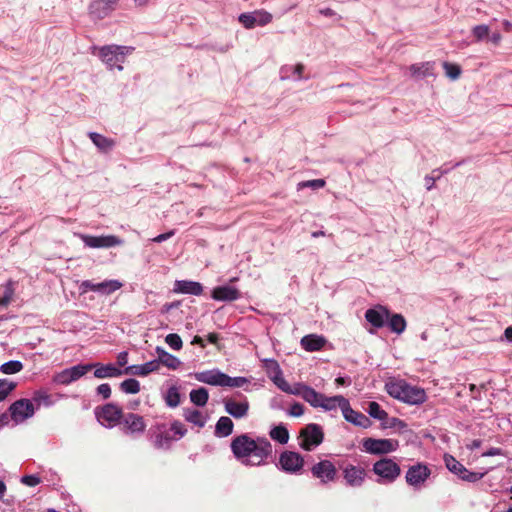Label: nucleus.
Here are the masks:
<instances>
[{
	"label": "nucleus",
	"mask_w": 512,
	"mask_h": 512,
	"mask_svg": "<svg viewBox=\"0 0 512 512\" xmlns=\"http://www.w3.org/2000/svg\"><path fill=\"white\" fill-rule=\"evenodd\" d=\"M96 392L98 395L102 396L103 399H108L111 396V387L108 383H103L97 387Z\"/></svg>",
	"instance_id": "nucleus-60"
},
{
	"label": "nucleus",
	"mask_w": 512,
	"mask_h": 512,
	"mask_svg": "<svg viewBox=\"0 0 512 512\" xmlns=\"http://www.w3.org/2000/svg\"><path fill=\"white\" fill-rule=\"evenodd\" d=\"M497 455H504L503 450L501 448L492 447L482 453L483 457H492V456H497Z\"/></svg>",
	"instance_id": "nucleus-64"
},
{
	"label": "nucleus",
	"mask_w": 512,
	"mask_h": 512,
	"mask_svg": "<svg viewBox=\"0 0 512 512\" xmlns=\"http://www.w3.org/2000/svg\"><path fill=\"white\" fill-rule=\"evenodd\" d=\"M23 369V363L19 360H10L8 362L3 363L0 366V372L3 374H15L20 372Z\"/></svg>",
	"instance_id": "nucleus-45"
},
{
	"label": "nucleus",
	"mask_w": 512,
	"mask_h": 512,
	"mask_svg": "<svg viewBox=\"0 0 512 512\" xmlns=\"http://www.w3.org/2000/svg\"><path fill=\"white\" fill-rule=\"evenodd\" d=\"M389 316L390 311L382 305L367 309L365 312L366 321L377 329L384 327Z\"/></svg>",
	"instance_id": "nucleus-17"
},
{
	"label": "nucleus",
	"mask_w": 512,
	"mask_h": 512,
	"mask_svg": "<svg viewBox=\"0 0 512 512\" xmlns=\"http://www.w3.org/2000/svg\"><path fill=\"white\" fill-rule=\"evenodd\" d=\"M32 403L36 404L37 408L44 406V407H51L55 404L56 400L53 399L52 395H50L45 390H37L33 393L32 396Z\"/></svg>",
	"instance_id": "nucleus-37"
},
{
	"label": "nucleus",
	"mask_w": 512,
	"mask_h": 512,
	"mask_svg": "<svg viewBox=\"0 0 512 512\" xmlns=\"http://www.w3.org/2000/svg\"><path fill=\"white\" fill-rule=\"evenodd\" d=\"M119 424L128 435H141L146 429L143 417L135 413L124 414Z\"/></svg>",
	"instance_id": "nucleus-12"
},
{
	"label": "nucleus",
	"mask_w": 512,
	"mask_h": 512,
	"mask_svg": "<svg viewBox=\"0 0 512 512\" xmlns=\"http://www.w3.org/2000/svg\"><path fill=\"white\" fill-rule=\"evenodd\" d=\"M304 70L303 64L285 65L280 69L281 80L293 79L295 81L302 79V72Z\"/></svg>",
	"instance_id": "nucleus-32"
},
{
	"label": "nucleus",
	"mask_w": 512,
	"mask_h": 512,
	"mask_svg": "<svg viewBox=\"0 0 512 512\" xmlns=\"http://www.w3.org/2000/svg\"><path fill=\"white\" fill-rule=\"evenodd\" d=\"M183 417L187 422H190L199 428L204 427L207 421L202 412L193 408H184Z\"/></svg>",
	"instance_id": "nucleus-34"
},
{
	"label": "nucleus",
	"mask_w": 512,
	"mask_h": 512,
	"mask_svg": "<svg viewBox=\"0 0 512 512\" xmlns=\"http://www.w3.org/2000/svg\"><path fill=\"white\" fill-rule=\"evenodd\" d=\"M362 445L367 453L380 455L396 451L399 443L394 439L366 438Z\"/></svg>",
	"instance_id": "nucleus-7"
},
{
	"label": "nucleus",
	"mask_w": 512,
	"mask_h": 512,
	"mask_svg": "<svg viewBox=\"0 0 512 512\" xmlns=\"http://www.w3.org/2000/svg\"><path fill=\"white\" fill-rule=\"evenodd\" d=\"M119 0H93L89 5L90 15L95 19H104L115 8Z\"/></svg>",
	"instance_id": "nucleus-18"
},
{
	"label": "nucleus",
	"mask_w": 512,
	"mask_h": 512,
	"mask_svg": "<svg viewBox=\"0 0 512 512\" xmlns=\"http://www.w3.org/2000/svg\"><path fill=\"white\" fill-rule=\"evenodd\" d=\"M55 381L58 384H62V385H68V384L74 382L73 379H70V373L67 368L56 375Z\"/></svg>",
	"instance_id": "nucleus-56"
},
{
	"label": "nucleus",
	"mask_w": 512,
	"mask_h": 512,
	"mask_svg": "<svg viewBox=\"0 0 512 512\" xmlns=\"http://www.w3.org/2000/svg\"><path fill=\"white\" fill-rule=\"evenodd\" d=\"M367 412L370 417L377 419V420H385L388 418V413L381 408L379 403L372 401L368 405Z\"/></svg>",
	"instance_id": "nucleus-44"
},
{
	"label": "nucleus",
	"mask_w": 512,
	"mask_h": 512,
	"mask_svg": "<svg viewBox=\"0 0 512 512\" xmlns=\"http://www.w3.org/2000/svg\"><path fill=\"white\" fill-rule=\"evenodd\" d=\"M366 472L364 468L352 464L343 469V477L350 487H360L365 480Z\"/></svg>",
	"instance_id": "nucleus-19"
},
{
	"label": "nucleus",
	"mask_w": 512,
	"mask_h": 512,
	"mask_svg": "<svg viewBox=\"0 0 512 512\" xmlns=\"http://www.w3.org/2000/svg\"><path fill=\"white\" fill-rule=\"evenodd\" d=\"M342 414L347 422L355 426L361 428H368L371 426V420L369 419V417H367L365 414L361 412L352 409L349 400L343 407Z\"/></svg>",
	"instance_id": "nucleus-20"
},
{
	"label": "nucleus",
	"mask_w": 512,
	"mask_h": 512,
	"mask_svg": "<svg viewBox=\"0 0 512 512\" xmlns=\"http://www.w3.org/2000/svg\"><path fill=\"white\" fill-rule=\"evenodd\" d=\"M165 342L173 350H180L183 346L181 337L176 333H170L165 337Z\"/></svg>",
	"instance_id": "nucleus-50"
},
{
	"label": "nucleus",
	"mask_w": 512,
	"mask_h": 512,
	"mask_svg": "<svg viewBox=\"0 0 512 512\" xmlns=\"http://www.w3.org/2000/svg\"><path fill=\"white\" fill-rule=\"evenodd\" d=\"M158 371V362L156 360L148 361L141 365H130L123 369L124 375L147 376L151 372Z\"/></svg>",
	"instance_id": "nucleus-26"
},
{
	"label": "nucleus",
	"mask_w": 512,
	"mask_h": 512,
	"mask_svg": "<svg viewBox=\"0 0 512 512\" xmlns=\"http://www.w3.org/2000/svg\"><path fill=\"white\" fill-rule=\"evenodd\" d=\"M264 368L267 370V372L271 375H274L276 373H279L281 371V368L278 364V362L274 359H264L263 360Z\"/></svg>",
	"instance_id": "nucleus-53"
},
{
	"label": "nucleus",
	"mask_w": 512,
	"mask_h": 512,
	"mask_svg": "<svg viewBox=\"0 0 512 512\" xmlns=\"http://www.w3.org/2000/svg\"><path fill=\"white\" fill-rule=\"evenodd\" d=\"M11 418L16 422H23L32 417L35 413V407L29 399H19L11 404L9 408Z\"/></svg>",
	"instance_id": "nucleus-11"
},
{
	"label": "nucleus",
	"mask_w": 512,
	"mask_h": 512,
	"mask_svg": "<svg viewBox=\"0 0 512 512\" xmlns=\"http://www.w3.org/2000/svg\"><path fill=\"white\" fill-rule=\"evenodd\" d=\"M173 440L174 439L170 435V433L166 432V431L156 433L152 437V442H153L154 447L156 449H160V450H169L172 445Z\"/></svg>",
	"instance_id": "nucleus-36"
},
{
	"label": "nucleus",
	"mask_w": 512,
	"mask_h": 512,
	"mask_svg": "<svg viewBox=\"0 0 512 512\" xmlns=\"http://www.w3.org/2000/svg\"><path fill=\"white\" fill-rule=\"evenodd\" d=\"M249 383H250V380L246 377H242V376L231 377L225 373L222 387L240 388V387H244L246 384H249Z\"/></svg>",
	"instance_id": "nucleus-43"
},
{
	"label": "nucleus",
	"mask_w": 512,
	"mask_h": 512,
	"mask_svg": "<svg viewBox=\"0 0 512 512\" xmlns=\"http://www.w3.org/2000/svg\"><path fill=\"white\" fill-rule=\"evenodd\" d=\"M234 428V423L231 420V418L227 416H222L218 419L216 425L214 434L218 438H224L228 437L232 434Z\"/></svg>",
	"instance_id": "nucleus-31"
},
{
	"label": "nucleus",
	"mask_w": 512,
	"mask_h": 512,
	"mask_svg": "<svg viewBox=\"0 0 512 512\" xmlns=\"http://www.w3.org/2000/svg\"><path fill=\"white\" fill-rule=\"evenodd\" d=\"M170 430L177 435V439L182 438L187 433V429L185 428L184 424H182L179 421H174L171 424Z\"/></svg>",
	"instance_id": "nucleus-55"
},
{
	"label": "nucleus",
	"mask_w": 512,
	"mask_h": 512,
	"mask_svg": "<svg viewBox=\"0 0 512 512\" xmlns=\"http://www.w3.org/2000/svg\"><path fill=\"white\" fill-rule=\"evenodd\" d=\"M387 426L390 428L398 429L399 431H404L407 429L406 422L396 417L390 418L387 423Z\"/></svg>",
	"instance_id": "nucleus-57"
},
{
	"label": "nucleus",
	"mask_w": 512,
	"mask_h": 512,
	"mask_svg": "<svg viewBox=\"0 0 512 512\" xmlns=\"http://www.w3.org/2000/svg\"><path fill=\"white\" fill-rule=\"evenodd\" d=\"M270 407L274 410H282L284 408L283 397L275 396L270 401Z\"/></svg>",
	"instance_id": "nucleus-62"
},
{
	"label": "nucleus",
	"mask_w": 512,
	"mask_h": 512,
	"mask_svg": "<svg viewBox=\"0 0 512 512\" xmlns=\"http://www.w3.org/2000/svg\"><path fill=\"white\" fill-rule=\"evenodd\" d=\"M348 399L342 395L326 396L323 394L319 408L324 411H336L338 408L342 411Z\"/></svg>",
	"instance_id": "nucleus-28"
},
{
	"label": "nucleus",
	"mask_w": 512,
	"mask_h": 512,
	"mask_svg": "<svg viewBox=\"0 0 512 512\" xmlns=\"http://www.w3.org/2000/svg\"><path fill=\"white\" fill-rule=\"evenodd\" d=\"M372 470L379 477L377 482L380 484L393 483L401 473L399 464L390 458H382L376 461Z\"/></svg>",
	"instance_id": "nucleus-4"
},
{
	"label": "nucleus",
	"mask_w": 512,
	"mask_h": 512,
	"mask_svg": "<svg viewBox=\"0 0 512 512\" xmlns=\"http://www.w3.org/2000/svg\"><path fill=\"white\" fill-rule=\"evenodd\" d=\"M443 68L445 70L447 77H449L452 80L458 79L461 74V68L457 64L444 62Z\"/></svg>",
	"instance_id": "nucleus-49"
},
{
	"label": "nucleus",
	"mask_w": 512,
	"mask_h": 512,
	"mask_svg": "<svg viewBox=\"0 0 512 512\" xmlns=\"http://www.w3.org/2000/svg\"><path fill=\"white\" fill-rule=\"evenodd\" d=\"M189 396L191 402L199 407H204L209 400L208 390L204 387L191 390Z\"/></svg>",
	"instance_id": "nucleus-38"
},
{
	"label": "nucleus",
	"mask_w": 512,
	"mask_h": 512,
	"mask_svg": "<svg viewBox=\"0 0 512 512\" xmlns=\"http://www.w3.org/2000/svg\"><path fill=\"white\" fill-rule=\"evenodd\" d=\"M174 292L199 296L203 292V286L201 283L196 281L177 280L174 284Z\"/></svg>",
	"instance_id": "nucleus-24"
},
{
	"label": "nucleus",
	"mask_w": 512,
	"mask_h": 512,
	"mask_svg": "<svg viewBox=\"0 0 512 512\" xmlns=\"http://www.w3.org/2000/svg\"><path fill=\"white\" fill-rule=\"evenodd\" d=\"M123 415L124 414L122 412V409L113 403L106 404L101 408L100 411H96V416L98 420H103L107 422L109 427H112L117 423H120Z\"/></svg>",
	"instance_id": "nucleus-16"
},
{
	"label": "nucleus",
	"mask_w": 512,
	"mask_h": 512,
	"mask_svg": "<svg viewBox=\"0 0 512 512\" xmlns=\"http://www.w3.org/2000/svg\"><path fill=\"white\" fill-rule=\"evenodd\" d=\"M311 473L315 478L319 479L322 484H327L335 480L337 470L331 461L321 460L312 466Z\"/></svg>",
	"instance_id": "nucleus-13"
},
{
	"label": "nucleus",
	"mask_w": 512,
	"mask_h": 512,
	"mask_svg": "<svg viewBox=\"0 0 512 512\" xmlns=\"http://www.w3.org/2000/svg\"><path fill=\"white\" fill-rule=\"evenodd\" d=\"M385 388L391 397L410 405H420L427 399L424 389L412 386L403 380L388 382Z\"/></svg>",
	"instance_id": "nucleus-2"
},
{
	"label": "nucleus",
	"mask_w": 512,
	"mask_h": 512,
	"mask_svg": "<svg viewBox=\"0 0 512 512\" xmlns=\"http://www.w3.org/2000/svg\"><path fill=\"white\" fill-rule=\"evenodd\" d=\"M240 400L235 398H225L223 400L224 410L235 419H243L248 415L250 404L246 396L236 393Z\"/></svg>",
	"instance_id": "nucleus-8"
},
{
	"label": "nucleus",
	"mask_w": 512,
	"mask_h": 512,
	"mask_svg": "<svg viewBox=\"0 0 512 512\" xmlns=\"http://www.w3.org/2000/svg\"><path fill=\"white\" fill-rule=\"evenodd\" d=\"M94 369V377L98 379H106V378H116L124 375L122 369L118 368L113 363L102 364V363H92Z\"/></svg>",
	"instance_id": "nucleus-23"
},
{
	"label": "nucleus",
	"mask_w": 512,
	"mask_h": 512,
	"mask_svg": "<svg viewBox=\"0 0 512 512\" xmlns=\"http://www.w3.org/2000/svg\"><path fill=\"white\" fill-rule=\"evenodd\" d=\"M279 464L281 469L289 474H298L304 466L303 457L294 451H284L280 454Z\"/></svg>",
	"instance_id": "nucleus-10"
},
{
	"label": "nucleus",
	"mask_w": 512,
	"mask_h": 512,
	"mask_svg": "<svg viewBox=\"0 0 512 512\" xmlns=\"http://www.w3.org/2000/svg\"><path fill=\"white\" fill-rule=\"evenodd\" d=\"M93 366H94L93 364L87 363V364H78V365H74L70 368H67L70 373V379H73V381L80 379L86 373L91 371L93 369Z\"/></svg>",
	"instance_id": "nucleus-42"
},
{
	"label": "nucleus",
	"mask_w": 512,
	"mask_h": 512,
	"mask_svg": "<svg viewBox=\"0 0 512 512\" xmlns=\"http://www.w3.org/2000/svg\"><path fill=\"white\" fill-rule=\"evenodd\" d=\"M133 50L134 48L131 46L116 44L91 47V53L97 55L109 70L116 68L119 71L123 70L122 63L125 62L126 57L131 54Z\"/></svg>",
	"instance_id": "nucleus-3"
},
{
	"label": "nucleus",
	"mask_w": 512,
	"mask_h": 512,
	"mask_svg": "<svg viewBox=\"0 0 512 512\" xmlns=\"http://www.w3.org/2000/svg\"><path fill=\"white\" fill-rule=\"evenodd\" d=\"M224 372L217 368L194 373V378L200 383L211 386H223Z\"/></svg>",
	"instance_id": "nucleus-22"
},
{
	"label": "nucleus",
	"mask_w": 512,
	"mask_h": 512,
	"mask_svg": "<svg viewBox=\"0 0 512 512\" xmlns=\"http://www.w3.org/2000/svg\"><path fill=\"white\" fill-rule=\"evenodd\" d=\"M88 137L92 143L103 153L110 152L116 145L112 138H108L97 132H89Z\"/></svg>",
	"instance_id": "nucleus-29"
},
{
	"label": "nucleus",
	"mask_w": 512,
	"mask_h": 512,
	"mask_svg": "<svg viewBox=\"0 0 512 512\" xmlns=\"http://www.w3.org/2000/svg\"><path fill=\"white\" fill-rule=\"evenodd\" d=\"M97 283L92 282L91 280H84L79 285L80 294H85L88 291L96 292Z\"/></svg>",
	"instance_id": "nucleus-58"
},
{
	"label": "nucleus",
	"mask_w": 512,
	"mask_h": 512,
	"mask_svg": "<svg viewBox=\"0 0 512 512\" xmlns=\"http://www.w3.org/2000/svg\"><path fill=\"white\" fill-rule=\"evenodd\" d=\"M211 297L217 301H235L240 298V292L235 287L222 285L213 289Z\"/></svg>",
	"instance_id": "nucleus-25"
},
{
	"label": "nucleus",
	"mask_w": 512,
	"mask_h": 512,
	"mask_svg": "<svg viewBox=\"0 0 512 512\" xmlns=\"http://www.w3.org/2000/svg\"><path fill=\"white\" fill-rule=\"evenodd\" d=\"M472 33L478 41H481L488 36L489 27L487 25H477L473 28Z\"/></svg>",
	"instance_id": "nucleus-54"
},
{
	"label": "nucleus",
	"mask_w": 512,
	"mask_h": 512,
	"mask_svg": "<svg viewBox=\"0 0 512 512\" xmlns=\"http://www.w3.org/2000/svg\"><path fill=\"white\" fill-rule=\"evenodd\" d=\"M40 478L36 475H25L21 478V483L29 486L34 487L40 483Z\"/></svg>",
	"instance_id": "nucleus-61"
},
{
	"label": "nucleus",
	"mask_w": 512,
	"mask_h": 512,
	"mask_svg": "<svg viewBox=\"0 0 512 512\" xmlns=\"http://www.w3.org/2000/svg\"><path fill=\"white\" fill-rule=\"evenodd\" d=\"M0 385H7L6 388L0 389V402L3 401L11 391L16 387V383L8 381L7 379H0Z\"/></svg>",
	"instance_id": "nucleus-52"
},
{
	"label": "nucleus",
	"mask_w": 512,
	"mask_h": 512,
	"mask_svg": "<svg viewBox=\"0 0 512 512\" xmlns=\"http://www.w3.org/2000/svg\"><path fill=\"white\" fill-rule=\"evenodd\" d=\"M293 395L301 396L314 408H319L323 397L322 393L317 392L314 388L305 384H297L294 388Z\"/></svg>",
	"instance_id": "nucleus-21"
},
{
	"label": "nucleus",
	"mask_w": 512,
	"mask_h": 512,
	"mask_svg": "<svg viewBox=\"0 0 512 512\" xmlns=\"http://www.w3.org/2000/svg\"><path fill=\"white\" fill-rule=\"evenodd\" d=\"M84 245L89 248H111L119 246L123 241L114 235L107 236H92V235H81L80 236Z\"/></svg>",
	"instance_id": "nucleus-15"
},
{
	"label": "nucleus",
	"mask_w": 512,
	"mask_h": 512,
	"mask_svg": "<svg viewBox=\"0 0 512 512\" xmlns=\"http://www.w3.org/2000/svg\"><path fill=\"white\" fill-rule=\"evenodd\" d=\"M430 475V469L426 465L418 463L409 467L405 479L410 486L417 489L421 487Z\"/></svg>",
	"instance_id": "nucleus-14"
},
{
	"label": "nucleus",
	"mask_w": 512,
	"mask_h": 512,
	"mask_svg": "<svg viewBox=\"0 0 512 512\" xmlns=\"http://www.w3.org/2000/svg\"><path fill=\"white\" fill-rule=\"evenodd\" d=\"M234 457L246 466H260L272 454V445L266 437L251 438L248 434L236 436L231 441Z\"/></svg>",
	"instance_id": "nucleus-1"
},
{
	"label": "nucleus",
	"mask_w": 512,
	"mask_h": 512,
	"mask_svg": "<svg viewBox=\"0 0 512 512\" xmlns=\"http://www.w3.org/2000/svg\"><path fill=\"white\" fill-rule=\"evenodd\" d=\"M444 462L446 468L453 474L457 475L461 480L476 483L481 480L486 472H473L468 470L462 463H460L456 458L452 455H445Z\"/></svg>",
	"instance_id": "nucleus-5"
},
{
	"label": "nucleus",
	"mask_w": 512,
	"mask_h": 512,
	"mask_svg": "<svg viewBox=\"0 0 512 512\" xmlns=\"http://www.w3.org/2000/svg\"><path fill=\"white\" fill-rule=\"evenodd\" d=\"M326 343V339L323 336L316 334H309L301 339V346L304 350L309 352L321 350Z\"/></svg>",
	"instance_id": "nucleus-30"
},
{
	"label": "nucleus",
	"mask_w": 512,
	"mask_h": 512,
	"mask_svg": "<svg viewBox=\"0 0 512 512\" xmlns=\"http://www.w3.org/2000/svg\"><path fill=\"white\" fill-rule=\"evenodd\" d=\"M273 383L282 391L293 394L294 389L288 384V382L284 379L282 370L279 373L270 376Z\"/></svg>",
	"instance_id": "nucleus-47"
},
{
	"label": "nucleus",
	"mask_w": 512,
	"mask_h": 512,
	"mask_svg": "<svg viewBox=\"0 0 512 512\" xmlns=\"http://www.w3.org/2000/svg\"><path fill=\"white\" fill-rule=\"evenodd\" d=\"M158 358L155 359L158 362V369L160 365H163L169 369L176 370L181 365V361L174 355L168 353L164 348L157 346L155 349Z\"/></svg>",
	"instance_id": "nucleus-27"
},
{
	"label": "nucleus",
	"mask_w": 512,
	"mask_h": 512,
	"mask_svg": "<svg viewBox=\"0 0 512 512\" xmlns=\"http://www.w3.org/2000/svg\"><path fill=\"white\" fill-rule=\"evenodd\" d=\"M14 295L13 283L9 281L4 288L3 295L0 297V307H7Z\"/></svg>",
	"instance_id": "nucleus-48"
},
{
	"label": "nucleus",
	"mask_w": 512,
	"mask_h": 512,
	"mask_svg": "<svg viewBox=\"0 0 512 512\" xmlns=\"http://www.w3.org/2000/svg\"><path fill=\"white\" fill-rule=\"evenodd\" d=\"M300 438V447L306 451H312L323 442V429L319 424L310 423L301 430Z\"/></svg>",
	"instance_id": "nucleus-6"
},
{
	"label": "nucleus",
	"mask_w": 512,
	"mask_h": 512,
	"mask_svg": "<svg viewBox=\"0 0 512 512\" xmlns=\"http://www.w3.org/2000/svg\"><path fill=\"white\" fill-rule=\"evenodd\" d=\"M386 324L393 333L398 335L402 334L407 326L406 320L401 314L391 312Z\"/></svg>",
	"instance_id": "nucleus-33"
},
{
	"label": "nucleus",
	"mask_w": 512,
	"mask_h": 512,
	"mask_svg": "<svg viewBox=\"0 0 512 512\" xmlns=\"http://www.w3.org/2000/svg\"><path fill=\"white\" fill-rule=\"evenodd\" d=\"M123 284L116 279L104 280L97 283L96 292L101 295H110L119 290Z\"/></svg>",
	"instance_id": "nucleus-35"
},
{
	"label": "nucleus",
	"mask_w": 512,
	"mask_h": 512,
	"mask_svg": "<svg viewBox=\"0 0 512 512\" xmlns=\"http://www.w3.org/2000/svg\"><path fill=\"white\" fill-rule=\"evenodd\" d=\"M304 413V407L301 403L295 402L291 405L288 414L293 417H300Z\"/></svg>",
	"instance_id": "nucleus-59"
},
{
	"label": "nucleus",
	"mask_w": 512,
	"mask_h": 512,
	"mask_svg": "<svg viewBox=\"0 0 512 512\" xmlns=\"http://www.w3.org/2000/svg\"><path fill=\"white\" fill-rule=\"evenodd\" d=\"M270 437L279 442L280 444H286L289 440V432L283 424H279L273 427L269 433Z\"/></svg>",
	"instance_id": "nucleus-40"
},
{
	"label": "nucleus",
	"mask_w": 512,
	"mask_h": 512,
	"mask_svg": "<svg viewBox=\"0 0 512 512\" xmlns=\"http://www.w3.org/2000/svg\"><path fill=\"white\" fill-rule=\"evenodd\" d=\"M326 182L324 179H313V180H307L302 181L298 184V189L302 188H311L313 190H318L320 188H323L325 186Z\"/></svg>",
	"instance_id": "nucleus-51"
},
{
	"label": "nucleus",
	"mask_w": 512,
	"mask_h": 512,
	"mask_svg": "<svg viewBox=\"0 0 512 512\" xmlns=\"http://www.w3.org/2000/svg\"><path fill=\"white\" fill-rule=\"evenodd\" d=\"M238 21L246 29H252L255 26H265L269 24L272 21V14L265 10H255L253 12L240 14Z\"/></svg>",
	"instance_id": "nucleus-9"
},
{
	"label": "nucleus",
	"mask_w": 512,
	"mask_h": 512,
	"mask_svg": "<svg viewBox=\"0 0 512 512\" xmlns=\"http://www.w3.org/2000/svg\"><path fill=\"white\" fill-rule=\"evenodd\" d=\"M180 399V392L176 386L169 387L164 395L165 403L170 408L177 407L180 404Z\"/></svg>",
	"instance_id": "nucleus-41"
},
{
	"label": "nucleus",
	"mask_w": 512,
	"mask_h": 512,
	"mask_svg": "<svg viewBox=\"0 0 512 512\" xmlns=\"http://www.w3.org/2000/svg\"><path fill=\"white\" fill-rule=\"evenodd\" d=\"M120 389L126 394H136L140 391V383L134 378H129L120 383Z\"/></svg>",
	"instance_id": "nucleus-46"
},
{
	"label": "nucleus",
	"mask_w": 512,
	"mask_h": 512,
	"mask_svg": "<svg viewBox=\"0 0 512 512\" xmlns=\"http://www.w3.org/2000/svg\"><path fill=\"white\" fill-rule=\"evenodd\" d=\"M432 69L433 64L431 62L413 64L409 68L411 75L415 78H424L433 75Z\"/></svg>",
	"instance_id": "nucleus-39"
},
{
	"label": "nucleus",
	"mask_w": 512,
	"mask_h": 512,
	"mask_svg": "<svg viewBox=\"0 0 512 512\" xmlns=\"http://www.w3.org/2000/svg\"><path fill=\"white\" fill-rule=\"evenodd\" d=\"M174 235H175V230H170V231H168L166 233H162V234L157 235L156 237H154L152 239V241L155 242V243H162V242L170 239Z\"/></svg>",
	"instance_id": "nucleus-63"
}]
</instances>
